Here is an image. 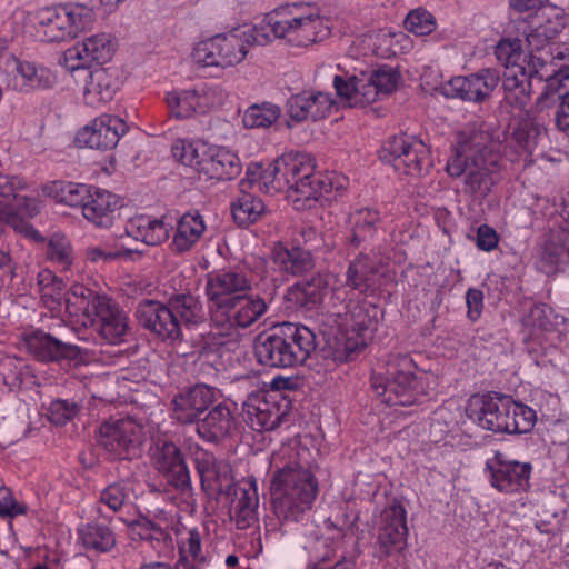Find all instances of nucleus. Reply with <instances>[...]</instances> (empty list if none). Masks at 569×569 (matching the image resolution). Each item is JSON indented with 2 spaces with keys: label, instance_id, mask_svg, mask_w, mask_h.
<instances>
[{
  "label": "nucleus",
  "instance_id": "nucleus-1",
  "mask_svg": "<svg viewBox=\"0 0 569 569\" xmlns=\"http://www.w3.org/2000/svg\"><path fill=\"white\" fill-rule=\"evenodd\" d=\"M330 189V183L315 174L311 156L302 152H288L269 163L261 186L267 194L288 192L295 202L308 207Z\"/></svg>",
  "mask_w": 569,
  "mask_h": 569
},
{
  "label": "nucleus",
  "instance_id": "nucleus-2",
  "mask_svg": "<svg viewBox=\"0 0 569 569\" xmlns=\"http://www.w3.org/2000/svg\"><path fill=\"white\" fill-rule=\"evenodd\" d=\"M317 346L311 329L301 323L283 322L254 338L253 355L266 368L289 369L303 365Z\"/></svg>",
  "mask_w": 569,
  "mask_h": 569
},
{
  "label": "nucleus",
  "instance_id": "nucleus-3",
  "mask_svg": "<svg viewBox=\"0 0 569 569\" xmlns=\"http://www.w3.org/2000/svg\"><path fill=\"white\" fill-rule=\"evenodd\" d=\"M318 492L319 483L315 475L297 461H289L272 476V507L282 521L303 520Z\"/></svg>",
  "mask_w": 569,
  "mask_h": 569
},
{
  "label": "nucleus",
  "instance_id": "nucleus-4",
  "mask_svg": "<svg viewBox=\"0 0 569 569\" xmlns=\"http://www.w3.org/2000/svg\"><path fill=\"white\" fill-rule=\"evenodd\" d=\"M269 42L270 34L264 28L233 29L200 41L191 56L197 64L224 69L240 63L248 53V47L266 46Z\"/></svg>",
  "mask_w": 569,
  "mask_h": 569
},
{
  "label": "nucleus",
  "instance_id": "nucleus-5",
  "mask_svg": "<svg viewBox=\"0 0 569 569\" xmlns=\"http://www.w3.org/2000/svg\"><path fill=\"white\" fill-rule=\"evenodd\" d=\"M417 365L406 353L390 356L387 375L373 373L371 389L375 396L388 406H411L422 393L421 378L416 375Z\"/></svg>",
  "mask_w": 569,
  "mask_h": 569
},
{
  "label": "nucleus",
  "instance_id": "nucleus-6",
  "mask_svg": "<svg viewBox=\"0 0 569 569\" xmlns=\"http://www.w3.org/2000/svg\"><path fill=\"white\" fill-rule=\"evenodd\" d=\"M26 190L27 184L20 178L0 173V232L6 223L26 237L39 239V232L28 220L39 212V204Z\"/></svg>",
  "mask_w": 569,
  "mask_h": 569
},
{
  "label": "nucleus",
  "instance_id": "nucleus-7",
  "mask_svg": "<svg viewBox=\"0 0 569 569\" xmlns=\"http://www.w3.org/2000/svg\"><path fill=\"white\" fill-rule=\"evenodd\" d=\"M94 13L82 4L47 7L38 10L34 21L38 33L47 42H60L76 38L92 26Z\"/></svg>",
  "mask_w": 569,
  "mask_h": 569
},
{
  "label": "nucleus",
  "instance_id": "nucleus-8",
  "mask_svg": "<svg viewBox=\"0 0 569 569\" xmlns=\"http://www.w3.org/2000/svg\"><path fill=\"white\" fill-rule=\"evenodd\" d=\"M309 10L301 3H287L280 6L266 14L262 24L272 38L286 39L288 43L295 47H308L315 43V28L319 24L318 20H310L308 17L298 16V11Z\"/></svg>",
  "mask_w": 569,
  "mask_h": 569
},
{
  "label": "nucleus",
  "instance_id": "nucleus-9",
  "mask_svg": "<svg viewBox=\"0 0 569 569\" xmlns=\"http://www.w3.org/2000/svg\"><path fill=\"white\" fill-rule=\"evenodd\" d=\"M227 98L228 93L221 86L202 84L193 89L169 92L166 100L170 117L184 120L223 106Z\"/></svg>",
  "mask_w": 569,
  "mask_h": 569
},
{
  "label": "nucleus",
  "instance_id": "nucleus-10",
  "mask_svg": "<svg viewBox=\"0 0 569 569\" xmlns=\"http://www.w3.org/2000/svg\"><path fill=\"white\" fill-rule=\"evenodd\" d=\"M98 443L110 459L132 460L141 455L143 429L129 418L106 421L99 428Z\"/></svg>",
  "mask_w": 569,
  "mask_h": 569
},
{
  "label": "nucleus",
  "instance_id": "nucleus-11",
  "mask_svg": "<svg viewBox=\"0 0 569 569\" xmlns=\"http://www.w3.org/2000/svg\"><path fill=\"white\" fill-rule=\"evenodd\" d=\"M289 411L290 401L277 393H250L242 406L246 423L258 432L278 428L286 420Z\"/></svg>",
  "mask_w": 569,
  "mask_h": 569
},
{
  "label": "nucleus",
  "instance_id": "nucleus-12",
  "mask_svg": "<svg viewBox=\"0 0 569 569\" xmlns=\"http://www.w3.org/2000/svg\"><path fill=\"white\" fill-rule=\"evenodd\" d=\"M407 511L401 502L395 500L380 515L375 543L376 557L385 560L401 553L407 547Z\"/></svg>",
  "mask_w": 569,
  "mask_h": 569
},
{
  "label": "nucleus",
  "instance_id": "nucleus-13",
  "mask_svg": "<svg viewBox=\"0 0 569 569\" xmlns=\"http://www.w3.org/2000/svg\"><path fill=\"white\" fill-rule=\"evenodd\" d=\"M517 402L509 397H490L473 395L468 400L465 411L469 419L483 429L493 432H510V419Z\"/></svg>",
  "mask_w": 569,
  "mask_h": 569
},
{
  "label": "nucleus",
  "instance_id": "nucleus-14",
  "mask_svg": "<svg viewBox=\"0 0 569 569\" xmlns=\"http://www.w3.org/2000/svg\"><path fill=\"white\" fill-rule=\"evenodd\" d=\"M268 310L264 298L258 295L236 296L227 306L211 310V321L217 328L229 331L234 328H248Z\"/></svg>",
  "mask_w": 569,
  "mask_h": 569
},
{
  "label": "nucleus",
  "instance_id": "nucleus-15",
  "mask_svg": "<svg viewBox=\"0 0 569 569\" xmlns=\"http://www.w3.org/2000/svg\"><path fill=\"white\" fill-rule=\"evenodd\" d=\"M486 469L490 472L491 486L503 493H519L530 487L532 466L509 459L503 452L496 451L487 459Z\"/></svg>",
  "mask_w": 569,
  "mask_h": 569
},
{
  "label": "nucleus",
  "instance_id": "nucleus-16",
  "mask_svg": "<svg viewBox=\"0 0 569 569\" xmlns=\"http://www.w3.org/2000/svg\"><path fill=\"white\" fill-rule=\"evenodd\" d=\"M154 469L181 493L192 490L190 472L181 449L172 441L159 440L152 456Z\"/></svg>",
  "mask_w": 569,
  "mask_h": 569
},
{
  "label": "nucleus",
  "instance_id": "nucleus-17",
  "mask_svg": "<svg viewBox=\"0 0 569 569\" xmlns=\"http://www.w3.org/2000/svg\"><path fill=\"white\" fill-rule=\"evenodd\" d=\"M136 318L141 327L162 341L174 343L183 339V333L180 332L178 320L168 301L166 303L151 299L140 301L136 309Z\"/></svg>",
  "mask_w": 569,
  "mask_h": 569
},
{
  "label": "nucleus",
  "instance_id": "nucleus-18",
  "mask_svg": "<svg viewBox=\"0 0 569 569\" xmlns=\"http://www.w3.org/2000/svg\"><path fill=\"white\" fill-rule=\"evenodd\" d=\"M24 342L29 352L41 362L61 363L67 361L78 365L82 360V351L79 346L64 342L41 329L27 333Z\"/></svg>",
  "mask_w": 569,
  "mask_h": 569
},
{
  "label": "nucleus",
  "instance_id": "nucleus-19",
  "mask_svg": "<svg viewBox=\"0 0 569 569\" xmlns=\"http://www.w3.org/2000/svg\"><path fill=\"white\" fill-rule=\"evenodd\" d=\"M196 469L204 493L216 501L233 490L232 470L229 463L218 460L211 452L201 451L196 457Z\"/></svg>",
  "mask_w": 569,
  "mask_h": 569
},
{
  "label": "nucleus",
  "instance_id": "nucleus-20",
  "mask_svg": "<svg viewBox=\"0 0 569 569\" xmlns=\"http://www.w3.org/2000/svg\"><path fill=\"white\" fill-rule=\"evenodd\" d=\"M129 127L124 120L112 114H101L79 130L76 141L80 146L97 150L113 149L120 138L128 131Z\"/></svg>",
  "mask_w": 569,
  "mask_h": 569
},
{
  "label": "nucleus",
  "instance_id": "nucleus-21",
  "mask_svg": "<svg viewBox=\"0 0 569 569\" xmlns=\"http://www.w3.org/2000/svg\"><path fill=\"white\" fill-rule=\"evenodd\" d=\"M216 388L196 383L180 390L172 399V418L182 425L197 423L216 401Z\"/></svg>",
  "mask_w": 569,
  "mask_h": 569
},
{
  "label": "nucleus",
  "instance_id": "nucleus-22",
  "mask_svg": "<svg viewBox=\"0 0 569 569\" xmlns=\"http://www.w3.org/2000/svg\"><path fill=\"white\" fill-rule=\"evenodd\" d=\"M206 295L210 301V311L227 306L236 296L251 290V281L238 269H221L207 276Z\"/></svg>",
  "mask_w": 569,
  "mask_h": 569
},
{
  "label": "nucleus",
  "instance_id": "nucleus-23",
  "mask_svg": "<svg viewBox=\"0 0 569 569\" xmlns=\"http://www.w3.org/2000/svg\"><path fill=\"white\" fill-rule=\"evenodd\" d=\"M114 53V43L108 33H98L77 42L64 52V62L69 70L90 68L92 63L103 64Z\"/></svg>",
  "mask_w": 569,
  "mask_h": 569
},
{
  "label": "nucleus",
  "instance_id": "nucleus-24",
  "mask_svg": "<svg viewBox=\"0 0 569 569\" xmlns=\"http://www.w3.org/2000/svg\"><path fill=\"white\" fill-rule=\"evenodd\" d=\"M552 311L546 305L532 307L525 317L523 323L528 328L527 349L538 366L546 363L545 357L552 348L548 335L553 332L555 326L551 320Z\"/></svg>",
  "mask_w": 569,
  "mask_h": 569
},
{
  "label": "nucleus",
  "instance_id": "nucleus-25",
  "mask_svg": "<svg viewBox=\"0 0 569 569\" xmlns=\"http://www.w3.org/2000/svg\"><path fill=\"white\" fill-rule=\"evenodd\" d=\"M525 71L532 80L537 78L539 81H546L543 92L537 100V106L542 110L549 108L550 94L553 93L562 84L569 88V66L556 70L547 58L538 56L531 50L530 54H526Z\"/></svg>",
  "mask_w": 569,
  "mask_h": 569
},
{
  "label": "nucleus",
  "instance_id": "nucleus-26",
  "mask_svg": "<svg viewBox=\"0 0 569 569\" xmlns=\"http://www.w3.org/2000/svg\"><path fill=\"white\" fill-rule=\"evenodd\" d=\"M386 267L383 258L377 260L367 253H359L347 268L346 286L362 295L373 292L380 286Z\"/></svg>",
  "mask_w": 569,
  "mask_h": 569
},
{
  "label": "nucleus",
  "instance_id": "nucleus-27",
  "mask_svg": "<svg viewBox=\"0 0 569 569\" xmlns=\"http://www.w3.org/2000/svg\"><path fill=\"white\" fill-rule=\"evenodd\" d=\"M333 99L322 91H302L288 98L284 109L295 122L323 119L331 111Z\"/></svg>",
  "mask_w": 569,
  "mask_h": 569
},
{
  "label": "nucleus",
  "instance_id": "nucleus-28",
  "mask_svg": "<svg viewBox=\"0 0 569 569\" xmlns=\"http://www.w3.org/2000/svg\"><path fill=\"white\" fill-rule=\"evenodd\" d=\"M88 323L94 326L111 345L123 342L129 330L127 315L109 297L98 303L97 313H93Z\"/></svg>",
  "mask_w": 569,
  "mask_h": 569
},
{
  "label": "nucleus",
  "instance_id": "nucleus-29",
  "mask_svg": "<svg viewBox=\"0 0 569 569\" xmlns=\"http://www.w3.org/2000/svg\"><path fill=\"white\" fill-rule=\"evenodd\" d=\"M499 154L487 147L479 148L471 162L465 161L466 183L473 191L486 194L495 183L498 174Z\"/></svg>",
  "mask_w": 569,
  "mask_h": 569
},
{
  "label": "nucleus",
  "instance_id": "nucleus-30",
  "mask_svg": "<svg viewBox=\"0 0 569 569\" xmlns=\"http://www.w3.org/2000/svg\"><path fill=\"white\" fill-rule=\"evenodd\" d=\"M227 499L231 500L230 516L236 521L238 529H247L254 521L259 505L256 480L248 479L240 485H234Z\"/></svg>",
  "mask_w": 569,
  "mask_h": 569
},
{
  "label": "nucleus",
  "instance_id": "nucleus-31",
  "mask_svg": "<svg viewBox=\"0 0 569 569\" xmlns=\"http://www.w3.org/2000/svg\"><path fill=\"white\" fill-rule=\"evenodd\" d=\"M327 276L317 271L310 278L297 281L288 287L284 298L287 302L303 310L317 309L328 291Z\"/></svg>",
  "mask_w": 569,
  "mask_h": 569
},
{
  "label": "nucleus",
  "instance_id": "nucleus-32",
  "mask_svg": "<svg viewBox=\"0 0 569 569\" xmlns=\"http://www.w3.org/2000/svg\"><path fill=\"white\" fill-rule=\"evenodd\" d=\"M120 88L119 70L97 67L90 71L84 87L86 104L97 108L111 101Z\"/></svg>",
  "mask_w": 569,
  "mask_h": 569
},
{
  "label": "nucleus",
  "instance_id": "nucleus-33",
  "mask_svg": "<svg viewBox=\"0 0 569 569\" xmlns=\"http://www.w3.org/2000/svg\"><path fill=\"white\" fill-rule=\"evenodd\" d=\"M202 172L208 179L228 181L236 179L242 171L238 154L228 148L211 146L204 150Z\"/></svg>",
  "mask_w": 569,
  "mask_h": 569
},
{
  "label": "nucleus",
  "instance_id": "nucleus-34",
  "mask_svg": "<svg viewBox=\"0 0 569 569\" xmlns=\"http://www.w3.org/2000/svg\"><path fill=\"white\" fill-rule=\"evenodd\" d=\"M237 429V420L231 408L226 403L213 406L209 412L197 421V432L209 442H218Z\"/></svg>",
  "mask_w": 569,
  "mask_h": 569
},
{
  "label": "nucleus",
  "instance_id": "nucleus-35",
  "mask_svg": "<svg viewBox=\"0 0 569 569\" xmlns=\"http://www.w3.org/2000/svg\"><path fill=\"white\" fill-rule=\"evenodd\" d=\"M122 207L121 200L112 192L96 188L83 204L82 214L91 223L100 228L113 224L116 212Z\"/></svg>",
  "mask_w": 569,
  "mask_h": 569
},
{
  "label": "nucleus",
  "instance_id": "nucleus-36",
  "mask_svg": "<svg viewBox=\"0 0 569 569\" xmlns=\"http://www.w3.org/2000/svg\"><path fill=\"white\" fill-rule=\"evenodd\" d=\"M367 347V337L353 335L349 329H338L329 332L325 338L323 357L335 362H349L355 360Z\"/></svg>",
  "mask_w": 569,
  "mask_h": 569
},
{
  "label": "nucleus",
  "instance_id": "nucleus-37",
  "mask_svg": "<svg viewBox=\"0 0 569 569\" xmlns=\"http://www.w3.org/2000/svg\"><path fill=\"white\" fill-rule=\"evenodd\" d=\"M273 262L283 273L301 277L311 272L316 267V260L310 250L300 246L288 248L282 243H277L272 251Z\"/></svg>",
  "mask_w": 569,
  "mask_h": 569
},
{
  "label": "nucleus",
  "instance_id": "nucleus-38",
  "mask_svg": "<svg viewBox=\"0 0 569 569\" xmlns=\"http://www.w3.org/2000/svg\"><path fill=\"white\" fill-rule=\"evenodd\" d=\"M382 222L380 212L375 208H360L349 214L350 237L349 244L359 248L370 243Z\"/></svg>",
  "mask_w": 569,
  "mask_h": 569
},
{
  "label": "nucleus",
  "instance_id": "nucleus-39",
  "mask_svg": "<svg viewBox=\"0 0 569 569\" xmlns=\"http://www.w3.org/2000/svg\"><path fill=\"white\" fill-rule=\"evenodd\" d=\"M174 318L178 320L180 332L183 328L191 329L206 322V311L198 296L191 293H174L168 299Z\"/></svg>",
  "mask_w": 569,
  "mask_h": 569
},
{
  "label": "nucleus",
  "instance_id": "nucleus-40",
  "mask_svg": "<svg viewBox=\"0 0 569 569\" xmlns=\"http://www.w3.org/2000/svg\"><path fill=\"white\" fill-rule=\"evenodd\" d=\"M569 260V232H553L546 241L537 260V268L545 274H555L560 264Z\"/></svg>",
  "mask_w": 569,
  "mask_h": 569
},
{
  "label": "nucleus",
  "instance_id": "nucleus-41",
  "mask_svg": "<svg viewBox=\"0 0 569 569\" xmlns=\"http://www.w3.org/2000/svg\"><path fill=\"white\" fill-rule=\"evenodd\" d=\"M106 298V295H99L83 284L76 283L66 292V311L71 317L82 316V322L87 325L93 313H97L98 303H102V299Z\"/></svg>",
  "mask_w": 569,
  "mask_h": 569
},
{
  "label": "nucleus",
  "instance_id": "nucleus-42",
  "mask_svg": "<svg viewBox=\"0 0 569 569\" xmlns=\"http://www.w3.org/2000/svg\"><path fill=\"white\" fill-rule=\"evenodd\" d=\"M206 230L202 216L198 211L186 212L177 223L171 249L177 253L189 251L201 238Z\"/></svg>",
  "mask_w": 569,
  "mask_h": 569
},
{
  "label": "nucleus",
  "instance_id": "nucleus-43",
  "mask_svg": "<svg viewBox=\"0 0 569 569\" xmlns=\"http://www.w3.org/2000/svg\"><path fill=\"white\" fill-rule=\"evenodd\" d=\"M525 67H512L503 72L502 88L505 91V101L521 110L530 101L531 82L523 69Z\"/></svg>",
  "mask_w": 569,
  "mask_h": 569
},
{
  "label": "nucleus",
  "instance_id": "nucleus-44",
  "mask_svg": "<svg viewBox=\"0 0 569 569\" xmlns=\"http://www.w3.org/2000/svg\"><path fill=\"white\" fill-rule=\"evenodd\" d=\"M379 308L368 301H360L352 305L346 313V329L353 335L371 339V333L377 329Z\"/></svg>",
  "mask_w": 569,
  "mask_h": 569
},
{
  "label": "nucleus",
  "instance_id": "nucleus-45",
  "mask_svg": "<svg viewBox=\"0 0 569 569\" xmlns=\"http://www.w3.org/2000/svg\"><path fill=\"white\" fill-rule=\"evenodd\" d=\"M365 78L367 92L362 96H366L365 100H369L372 103L380 96L392 93L401 80V74L397 69L383 64L376 70L365 71Z\"/></svg>",
  "mask_w": 569,
  "mask_h": 569
},
{
  "label": "nucleus",
  "instance_id": "nucleus-46",
  "mask_svg": "<svg viewBox=\"0 0 569 569\" xmlns=\"http://www.w3.org/2000/svg\"><path fill=\"white\" fill-rule=\"evenodd\" d=\"M499 82V74L492 69H481L465 77V100L485 104Z\"/></svg>",
  "mask_w": 569,
  "mask_h": 569
},
{
  "label": "nucleus",
  "instance_id": "nucleus-47",
  "mask_svg": "<svg viewBox=\"0 0 569 569\" xmlns=\"http://www.w3.org/2000/svg\"><path fill=\"white\" fill-rule=\"evenodd\" d=\"M395 170L405 174L422 176L429 172L431 160L427 146L413 137L410 147L406 148Z\"/></svg>",
  "mask_w": 569,
  "mask_h": 569
},
{
  "label": "nucleus",
  "instance_id": "nucleus-48",
  "mask_svg": "<svg viewBox=\"0 0 569 569\" xmlns=\"http://www.w3.org/2000/svg\"><path fill=\"white\" fill-rule=\"evenodd\" d=\"M365 71L351 76H335L333 87L337 96L348 102L350 107H365L369 104V100H365L367 84L365 81Z\"/></svg>",
  "mask_w": 569,
  "mask_h": 569
},
{
  "label": "nucleus",
  "instance_id": "nucleus-49",
  "mask_svg": "<svg viewBox=\"0 0 569 569\" xmlns=\"http://www.w3.org/2000/svg\"><path fill=\"white\" fill-rule=\"evenodd\" d=\"M91 190H93L92 186L62 180L53 181L47 187L48 194L58 202L70 207H81V209L90 198Z\"/></svg>",
  "mask_w": 569,
  "mask_h": 569
},
{
  "label": "nucleus",
  "instance_id": "nucleus-50",
  "mask_svg": "<svg viewBox=\"0 0 569 569\" xmlns=\"http://www.w3.org/2000/svg\"><path fill=\"white\" fill-rule=\"evenodd\" d=\"M241 192V197L232 203L231 211L237 224L247 227L257 222L264 214L266 206L258 197L247 191Z\"/></svg>",
  "mask_w": 569,
  "mask_h": 569
},
{
  "label": "nucleus",
  "instance_id": "nucleus-51",
  "mask_svg": "<svg viewBox=\"0 0 569 569\" xmlns=\"http://www.w3.org/2000/svg\"><path fill=\"white\" fill-rule=\"evenodd\" d=\"M79 536L87 549L98 552H108L116 545V538L111 529L100 523L86 525L79 529Z\"/></svg>",
  "mask_w": 569,
  "mask_h": 569
},
{
  "label": "nucleus",
  "instance_id": "nucleus-52",
  "mask_svg": "<svg viewBox=\"0 0 569 569\" xmlns=\"http://www.w3.org/2000/svg\"><path fill=\"white\" fill-rule=\"evenodd\" d=\"M280 116L281 108L278 104L271 102L254 103L244 111L242 123L249 129L269 128L278 121Z\"/></svg>",
  "mask_w": 569,
  "mask_h": 569
},
{
  "label": "nucleus",
  "instance_id": "nucleus-53",
  "mask_svg": "<svg viewBox=\"0 0 569 569\" xmlns=\"http://www.w3.org/2000/svg\"><path fill=\"white\" fill-rule=\"evenodd\" d=\"M208 148L204 143L181 140L172 146V156L182 164L193 168L201 174L202 159L204 150Z\"/></svg>",
  "mask_w": 569,
  "mask_h": 569
},
{
  "label": "nucleus",
  "instance_id": "nucleus-54",
  "mask_svg": "<svg viewBox=\"0 0 569 569\" xmlns=\"http://www.w3.org/2000/svg\"><path fill=\"white\" fill-rule=\"evenodd\" d=\"M565 21L557 18L556 21H546L537 24L528 34L527 42L532 51L542 50L563 29Z\"/></svg>",
  "mask_w": 569,
  "mask_h": 569
},
{
  "label": "nucleus",
  "instance_id": "nucleus-55",
  "mask_svg": "<svg viewBox=\"0 0 569 569\" xmlns=\"http://www.w3.org/2000/svg\"><path fill=\"white\" fill-rule=\"evenodd\" d=\"M132 489L128 481L119 480L100 491L99 502L113 512H118L127 503Z\"/></svg>",
  "mask_w": 569,
  "mask_h": 569
},
{
  "label": "nucleus",
  "instance_id": "nucleus-56",
  "mask_svg": "<svg viewBox=\"0 0 569 569\" xmlns=\"http://www.w3.org/2000/svg\"><path fill=\"white\" fill-rule=\"evenodd\" d=\"M495 54L498 61L505 67V71H508L512 67H525L526 54L522 51L521 41L519 39H503L499 41Z\"/></svg>",
  "mask_w": 569,
  "mask_h": 569
},
{
  "label": "nucleus",
  "instance_id": "nucleus-57",
  "mask_svg": "<svg viewBox=\"0 0 569 569\" xmlns=\"http://www.w3.org/2000/svg\"><path fill=\"white\" fill-rule=\"evenodd\" d=\"M46 257L67 270L73 262V250L70 241L61 234H53L46 249Z\"/></svg>",
  "mask_w": 569,
  "mask_h": 569
},
{
  "label": "nucleus",
  "instance_id": "nucleus-58",
  "mask_svg": "<svg viewBox=\"0 0 569 569\" xmlns=\"http://www.w3.org/2000/svg\"><path fill=\"white\" fill-rule=\"evenodd\" d=\"M170 229L162 221L149 217L140 218L138 233L141 240L148 246H158L169 238Z\"/></svg>",
  "mask_w": 569,
  "mask_h": 569
},
{
  "label": "nucleus",
  "instance_id": "nucleus-59",
  "mask_svg": "<svg viewBox=\"0 0 569 569\" xmlns=\"http://www.w3.org/2000/svg\"><path fill=\"white\" fill-rule=\"evenodd\" d=\"M406 29L416 36H428L437 28L435 16L425 8L409 11L405 19Z\"/></svg>",
  "mask_w": 569,
  "mask_h": 569
},
{
  "label": "nucleus",
  "instance_id": "nucleus-60",
  "mask_svg": "<svg viewBox=\"0 0 569 569\" xmlns=\"http://www.w3.org/2000/svg\"><path fill=\"white\" fill-rule=\"evenodd\" d=\"M412 137L407 134H399L388 138L379 150V159L382 162L390 163L396 168L401 159L406 148L410 147Z\"/></svg>",
  "mask_w": 569,
  "mask_h": 569
},
{
  "label": "nucleus",
  "instance_id": "nucleus-61",
  "mask_svg": "<svg viewBox=\"0 0 569 569\" xmlns=\"http://www.w3.org/2000/svg\"><path fill=\"white\" fill-rule=\"evenodd\" d=\"M79 412V405L73 400L54 399L47 408V417L50 422L63 426L72 420Z\"/></svg>",
  "mask_w": 569,
  "mask_h": 569
},
{
  "label": "nucleus",
  "instance_id": "nucleus-62",
  "mask_svg": "<svg viewBox=\"0 0 569 569\" xmlns=\"http://www.w3.org/2000/svg\"><path fill=\"white\" fill-rule=\"evenodd\" d=\"M557 102L559 106L555 116L556 126L569 136V88L566 84L550 94L549 108Z\"/></svg>",
  "mask_w": 569,
  "mask_h": 569
},
{
  "label": "nucleus",
  "instance_id": "nucleus-63",
  "mask_svg": "<svg viewBox=\"0 0 569 569\" xmlns=\"http://www.w3.org/2000/svg\"><path fill=\"white\" fill-rule=\"evenodd\" d=\"M133 529L138 528L137 535L141 540L166 542L171 539L170 533L157 522L142 517L132 523Z\"/></svg>",
  "mask_w": 569,
  "mask_h": 569
},
{
  "label": "nucleus",
  "instance_id": "nucleus-64",
  "mask_svg": "<svg viewBox=\"0 0 569 569\" xmlns=\"http://www.w3.org/2000/svg\"><path fill=\"white\" fill-rule=\"evenodd\" d=\"M510 419V432L509 433H525L531 430L535 425V412L529 407L517 403V408L513 409Z\"/></svg>",
  "mask_w": 569,
  "mask_h": 569
}]
</instances>
